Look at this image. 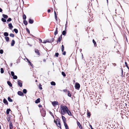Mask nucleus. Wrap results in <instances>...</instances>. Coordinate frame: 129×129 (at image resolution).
<instances>
[{
    "label": "nucleus",
    "instance_id": "nucleus-1",
    "mask_svg": "<svg viewBox=\"0 0 129 129\" xmlns=\"http://www.w3.org/2000/svg\"><path fill=\"white\" fill-rule=\"evenodd\" d=\"M60 109L61 114L64 115L66 112L67 110H68V108L66 106L61 105L60 107Z\"/></svg>",
    "mask_w": 129,
    "mask_h": 129
},
{
    "label": "nucleus",
    "instance_id": "nucleus-2",
    "mask_svg": "<svg viewBox=\"0 0 129 129\" xmlns=\"http://www.w3.org/2000/svg\"><path fill=\"white\" fill-rule=\"evenodd\" d=\"M54 122L56 123V124L58 127H59L60 129L61 128L60 122L58 120H56V121L54 120Z\"/></svg>",
    "mask_w": 129,
    "mask_h": 129
},
{
    "label": "nucleus",
    "instance_id": "nucleus-3",
    "mask_svg": "<svg viewBox=\"0 0 129 129\" xmlns=\"http://www.w3.org/2000/svg\"><path fill=\"white\" fill-rule=\"evenodd\" d=\"M80 87V84L76 82L75 83V88L76 89L79 90Z\"/></svg>",
    "mask_w": 129,
    "mask_h": 129
},
{
    "label": "nucleus",
    "instance_id": "nucleus-4",
    "mask_svg": "<svg viewBox=\"0 0 129 129\" xmlns=\"http://www.w3.org/2000/svg\"><path fill=\"white\" fill-rule=\"evenodd\" d=\"M52 104L53 106L55 107L58 105V103L57 101H54L52 102Z\"/></svg>",
    "mask_w": 129,
    "mask_h": 129
},
{
    "label": "nucleus",
    "instance_id": "nucleus-5",
    "mask_svg": "<svg viewBox=\"0 0 129 129\" xmlns=\"http://www.w3.org/2000/svg\"><path fill=\"white\" fill-rule=\"evenodd\" d=\"M17 82L19 86L20 87H21L22 86V83L21 81L19 80H18Z\"/></svg>",
    "mask_w": 129,
    "mask_h": 129
},
{
    "label": "nucleus",
    "instance_id": "nucleus-6",
    "mask_svg": "<svg viewBox=\"0 0 129 129\" xmlns=\"http://www.w3.org/2000/svg\"><path fill=\"white\" fill-rule=\"evenodd\" d=\"M9 127L10 129H12L13 128V124L12 123L10 122L9 123Z\"/></svg>",
    "mask_w": 129,
    "mask_h": 129
},
{
    "label": "nucleus",
    "instance_id": "nucleus-7",
    "mask_svg": "<svg viewBox=\"0 0 129 129\" xmlns=\"http://www.w3.org/2000/svg\"><path fill=\"white\" fill-rule=\"evenodd\" d=\"M66 112L70 116L72 115V114H71V112L68 110H68H67V111H66Z\"/></svg>",
    "mask_w": 129,
    "mask_h": 129
},
{
    "label": "nucleus",
    "instance_id": "nucleus-8",
    "mask_svg": "<svg viewBox=\"0 0 129 129\" xmlns=\"http://www.w3.org/2000/svg\"><path fill=\"white\" fill-rule=\"evenodd\" d=\"M62 119L63 120L64 124L66 123V119L65 117L63 116H62Z\"/></svg>",
    "mask_w": 129,
    "mask_h": 129
},
{
    "label": "nucleus",
    "instance_id": "nucleus-9",
    "mask_svg": "<svg viewBox=\"0 0 129 129\" xmlns=\"http://www.w3.org/2000/svg\"><path fill=\"white\" fill-rule=\"evenodd\" d=\"M77 123L79 128L81 129L82 128V126L81 125L80 123L78 121L77 122Z\"/></svg>",
    "mask_w": 129,
    "mask_h": 129
},
{
    "label": "nucleus",
    "instance_id": "nucleus-10",
    "mask_svg": "<svg viewBox=\"0 0 129 129\" xmlns=\"http://www.w3.org/2000/svg\"><path fill=\"white\" fill-rule=\"evenodd\" d=\"M18 94L19 95L21 96L23 94V93L21 91H20L18 92Z\"/></svg>",
    "mask_w": 129,
    "mask_h": 129
},
{
    "label": "nucleus",
    "instance_id": "nucleus-11",
    "mask_svg": "<svg viewBox=\"0 0 129 129\" xmlns=\"http://www.w3.org/2000/svg\"><path fill=\"white\" fill-rule=\"evenodd\" d=\"M3 102L4 104L6 105L8 104V102L5 99H4L3 100Z\"/></svg>",
    "mask_w": 129,
    "mask_h": 129
},
{
    "label": "nucleus",
    "instance_id": "nucleus-12",
    "mask_svg": "<svg viewBox=\"0 0 129 129\" xmlns=\"http://www.w3.org/2000/svg\"><path fill=\"white\" fill-rule=\"evenodd\" d=\"M40 99L39 98H38L37 99L35 102L36 103H38L40 102Z\"/></svg>",
    "mask_w": 129,
    "mask_h": 129
},
{
    "label": "nucleus",
    "instance_id": "nucleus-13",
    "mask_svg": "<svg viewBox=\"0 0 129 129\" xmlns=\"http://www.w3.org/2000/svg\"><path fill=\"white\" fill-rule=\"evenodd\" d=\"M62 35H61V36H60L59 37V38L58 39V40L57 41V42H58V41H59V42H60V41L62 39Z\"/></svg>",
    "mask_w": 129,
    "mask_h": 129
},
{
    "label": "nucleus",
    "instance_id": "nucleus-14",
    "mask_svg": "<svg viewBox=\"0 0 129 129\" xmlns=\"http://www.w3.org/2000/svg\"><path fill=\"white\" fill-rule=\"evenodd\" d=\"M34 22V21L31 19H30L29 20V22L30 24L33 23Z\"/></svg>",
    "mask_w": 129,
    "mask_h": 129
},
{
    "label": "nucleus",
    "instance_id": "nucleus-15",
    "mask_svg": "<svg viewBox=\"0 0 129 129\" xmlns=\"http://www.w3.org/2000/svg\"><path fill=\"white\" fill-rule=\"evenodd\" d=\"M64 126L66 129H69V127L66 123L64 124Z\"/></svg>",
    "mask_w": 129,
    "mask_h": 129
},
{
    "label": "nucleus",
    "instance_id": "nucleus-16",
    "mask_svg": "<svg viewBox=\"0 0 129 129\" xmlns=\"http://www.w3.org/2000/svg\"><path fill=\"white\" fill-rule=\"evenodd\" d=\"M46 114V112H45L43 111V113H42V115L43 117H44Z\"/></svg>",
    "mask_w": 129,
    "mask_h": 129
},
{
    "label": "nucleus",
    "instance_id": "nucleus-17",
    "mask_svg": "<svg viewBox=\"0 0 129 129\" xmlns=\"http://www.w3.org/2000/svg\"><path fill=\"white\" fill-rule=\"evenodd\" d=\"M8 26L11 29L13 27V26H12L11 23L9 24H8Z\"/></svg>",
    "mask_w": 129,
    "mask_h": 129
},
{
    "label": "nucleus",
    "instance_id": "nucleus-18",
    "mask_svg": "<svg viewBox=\"0 0 129 129\" xmlns=\"http://www.w3.org/2000/svg\"><path fill=\"white\" fill-rule=\"evenodd\" d=\"M15 43V41L14 40H12V42L11 43V45L12 46H14V44Z\"/></svg>",
    "mask_w": 129,
    "mask_h": 129
},
{
    "label": "nucleus",
    "instance_id": "nucleus-19",
    "mask_svg": "<svg viewBox=\"0 0 129 129\" xmlns=\"http://www.w3.org/2000/svg\"><path fill=\"white\" fill-rule=\"evenodd\" d=\"M3 16L5 18H7L8 17V16L6 15L3 14Z\"/></svg>",
    "mask_w": 129,
    "mask_h": 129
},
{
    "label": "nucleus",
    "instance_id": "nucleus-20",
    "mask_svg": "<svg viewBox=\"0 0 129 129\" xmlns=\"http://www.w3.org/2000/svg\"><path fill=\"white\" fill-rule=\"evenodd\" d=\"M9 35L8 34L7 32H5L4 33V35L6 37L8 36Z\"/></svg>",
    "mask_w": 129,
    "mask_h": 129
},
{
    "label": "nucleus",
    "instance_id": "nucleus-21",
    "mask_svg": "<svg viewBox=\"0 0 129 129\" xmlns=\"http://www.w3.org/2000/svg\"><path fill=\"white\" fill-rule=\"evenodd\" d=\"M8 100L10 102H12L13 101L9 97L8 98Z\"/></svg>",
    "mask_w": 129,
    "mask_h": 129
},
{
    "label": "nucleus",
    "instance_id": "nucleus-22",
    "mask_svg": "<svg viewBox=\"0 0 129 129\" xmlns=\"http://www.w3.org/2000/svg\"><path fill=\"white\" fill-rule=\"evenodd\" d=\"M57 34V28L56 27V30L54 34L55 35Z\"/></svg>",
    "mask_w": 129,
    "mask_h": 129
},
{
    "label": "nucleus",
    "instance_id": "nucleus-23",
    "mask_svg": "<svg viewBox=\"0 0 129 129\" xmlns=\"http://www.w3.org/2000/svg\"><path fill=\"white\" fill-rule=\"evenodd\" d=\"M7 84H8L10 86H12V85L11 84V83L9 81H8L7 82Z\"/></svg>",
    "mask_w": 129,
    "mask_h": 129
},
{
    "label": "nucleus",
    "instance_id": "nucleus-24",
    "mask_svg": "<svg viewBox=\"0 0 129 129\" xmlns=\"http://www.w3.org/2000/svg\"><path fill=\"white\" fill-rule=\"evenodd\" d=\"M61 51L62 52H63L64 49V47L63 45H62L61 46Z\"/></svg>",
    "mask_w": 129,
    "mask_h": 129
},
{
    "label": "nucleus",
    "instance_id": "nucleus-25",
    "mask_svg": "<svg viewBox=\"0 0 129 129\" xmlns=\"http://www.w3.org/2000/svg\"><path fill=\"white\" fill-rule=\"evenodd\" d=\"M10 109H8L7 110L6 113L7 114H8L9 113V111H10Z\"/></svg>",
    "mask_w": 129,
    "mask_h": 129
},
{
    "label": "nucleus",
    "instance_id": "nucleus-26",
    "mask_svg": "<svg viewBox=\"0 0 129 129\" xmlns=\"http://www.w3.org/2000/svg\"><path fill=\"white\" fill-rule=\"evenodd\" d=\"M51 84L52 85H55V83L54 82H53V81L51 83Z\"/></svg>",
    "mask_w": 129,
    "mask_h": 129
},
{
    "label": "nucleus",
    "instance_id": "nucleus-27",
    "mask_svg": "<svg viewBox=\"0 0 129 129\" xmlns=\"http://www.w3.org/2000/svg\"><path fill=\"white\" fill-rule=\"evenodd\" d=\"M5 38L6 40V41L7 42H8L9 41V38L8 37H5Z\"/></svg>",
    "mask_w": 129,
    "mask_h": 129
},
{
    "label": "nucleus",
    "instance_id": "nucleus-28",
    "mask_svg": "<svg viewBox=\"0 0 129 129\" xmlns=\"http://www.w3.org/2000/svg\"><path fill=\"white\" fill-rule=\"evenodd\" d=\"M47 42H49L48 40H44L43 42V43H46Z\"/></svg>",
    "mask_w": 129,
    "mask_h": 129
},
{
    "label": "nucleus",
    "instance_id": "nucleus-29",
    "mask_svg": "<svg viewBox=\"0 0 129 129\" xmlns=\"http://www.w3.org/2000/svg\"><path fill=\"white\" fill-rule=\"evenodd\" d=\"M1 73H3L4 72V70L3 68H1Z\"/></svg>",
    "mask_w": 129,
    "mask_h": 129
},
{
    "label": "nucleus",
    "instance_id": "nucleus-30",
    "mask_svg": "<svg viewBox=\"0 0 129 129\" xmlns=\"http://www.w3.org/2000/svg\"><path fill=\"white\" fill-rule=\"evenodd\" d=\"M92 42H93V43L94 44V46H96V42L94 39H93V40Z\"/></svg>",
    "mask_w": 129,
    "mask_h": 129
},
{
    "label": "nucleus",
    "instance_id": "nucleus-31",
    "mask_svg": "<svg viewBox=\"0 0 129 129\" xmlns=\"http://www.w3.org/2000/svg\"><path fill=\"white\" fill-rule=\"evenodd\" d=\"M25 25H27V22L26 20H25L23 21Z\"/></svg>",
    "mask_w": 129,
    "mask_h": 129
},
{
    "label": "nucleus",
    "instance_id": "nucleus-32",
    "mask_svg": "<svg viewBox=\"0 0 129 129\" xmlns=\"http://www.w3.org/2000/svg\"><path fill=\"white\" fill-rule=\"evenodd\" d=\"M14 31L16 33H17L18 32V30L16 29H14Z\"/></svg>",
    "mask_w": 129,
    "mask_h": 129
},
{
    "label": "nucleus",
    "instance_id": "nucleus-33",
    "mask_svg": "<svg viewBox=\"0 0 129 129\" xmlns=\"http://www.w3.org/2000/svg\"><path fill=\"white\" fill-rule=\"evenodd\" d=\"M23 92L24 93H26L27 92V90L26 89H24L23 90Z\"/></svg>",
    "mask_w": 129,
    "mask_h": 129
},
{
    "label": "nucleus",
    "instance_id": "nucleus-34",
    "mask_svg": "<svg viewBox=\"0 0 129 129\" xmlns=\"http://www.w3.org/2000/svg\"><path fill=\"white\" fill-rule=\"evenodd\" d=\"M1 20L4 22H6V20L3 18H2Z\"/></svg>",
    "mask_w": 129,
    "mask_h": 129
},
{
    "label": "nucleus",
    "instance_id": "nucleus-35",
    "mask_svg": "<svg viewBox=\"0 0 129 129\" xmlns=\"http://www.w3.org/2000/svg\"><path fill=\"white\" fill-rule=\"evenodd\" d=\"M68 96L69 97H71V94L69 93V91H68Z\"/></svg>",
    "mask_w": 129,
    "mask_h": 129
},
{
    "label": "nucleus",
    "instance_id": "nucleus-36",
    "mask_svg": "<svg viewBox=\"0 0 129 129\" xmlns=\"http://www.w3.org/2000/svg\"><path fill=\"white\" fill-rule=\"evenodd\" d=\"M17 77L16 76L14 75L13 76V78L14 79H17Z\"/></svg>",
    "mask_w": 129,
    "mask_h": 129
},
{
    "label": "nucleus",
    "instance_id": "nucleus-37",
    "mask_svg": "<svg viewBox=\"0 0 129 129\" xmlns=\"http://www.w3.org/2000/svg\"><path fill=\"white\" fill-rule=\"evenodd\" d=\"M10 36L11 37H14V35L12 34H10Z\"/></svg>",
    "mask_w": 129,
    "mask_h": 129
},
{
    "label": "nucleus",
    "instance_id": "nucleus-38",
    "mask_svg": "<svg viewBox=\"0 0 129 129\" xmlns=\"http://www.w3.org/2000/svg\"><path fill=\"white\" fill-rule=\"evenodd\" d=\"M28 63H29L30 65L31 66L33 67V65L31 63V62L29 61H28Z\"/></svg>",
    "mask_w": 129,
    "mask_h": 129
},
{
    "label": "nucleus",
    "instance_id": "nucleus-39",
    "mask_svg": "<svg viewBox=\"0 0 129 129\" xmlns=\"http://www.w3.org/2000/svg\"><path fill=\"white\" fill-rule=\"evenodd\" d=\"M35 52L36 53H37V54H38V55H39V53L38 50H36L35 51Z\"/></svg>",
    "mask_w": 129,
    "mask_h": 129
},
{
    "label": "nucleus",
    "instance_id": "nucleus-40",
    "mask_svg": "<svg viewBox=\"0 0 129 129\" xmlns=\"http://www.w3.org/2000/svg\"><path fill=\"white\" fill-rule=\"evenodd\" d=\"M23 19L24 20H25L26 18V15L24 14L23 15Z\"/></svg>",
    "mask_w": 129,
    "mask_h": 129
},
{
    "label": "nucleus",
    "instance_id": "nucleus-41",
    "mask_svg": "<svg viewBox=\"0 0 129 129\" xmlns=\"http://www.w3.org/2000/svg\"><path fill=\"white\" fill-rule=\"evenodd\" d=\"M11 74L12 76H13L14 75V72H11Z\"/></svg>",
    "mask_w": 129,
    "mask_h": 129
},
{
    "label": "nucleus",
    "instance_id": "nucleus-42",
    "mask_svg": "<svg viewBox=\"0 0 129 129\" xmlns=\"http://www.w3.org/2000/svg\"><path fill=\"white\" fill-rule=\"evenodd\" d=\"M62 74L64 76H66V74L65 73L63 72H62Z\"/></svg>",
    "mask_w": 129,
    "mask_h": 129
},
{
    "label": "nucleus",
    "instance_id": "nucleus-43",
    "mask_svg": "<svg viewBox=\"0 0 129 129\" xmlns=\"http://www.w3.org/2000/svg\"><path fill=\"white\" fill-rule=\"evenodd\" d=\"M66 34V32L64 30L63 31L62 33V34L63 35H65Z\"/></svg>",
    "mask_w": 129,
    "mask_h": 129
},
{
    "label": "nucleus",
    "instance_id": "nucleus-44",
    "mask_svg": "<svg viewBox=\"0 0 129 129\" xmlns=\"http://www.w3.org/2000/svg\"><path fill=\"white\" fill-rule=\"evenodd\" d=\"M11 20H12L11 19V18H9L7 20V21L9 22V21H11Z\"/></svg>",
    "mask_w": 129,
    "mask_h": 129
},
{
    "label": "nucleus",
    "instance_id": "nucleus-45",
    "mask_svg": "<svg viewBox=\"0 0 129 129\" xmlns=\"http://www.w3.org/2000/svg\"><path fill=\"white\" fill-rule=\"evenodd\" d=\"M3 50H0V53L2 54L3 53Z\"/></svg>",
    "mask_w": 129,
    "mask_h": 129
},
{
    "label": "nucleus",
    "instance_id": "nucleus-46",
    "mask_svg": "<svg viewBox=\"0 0 129 129\" xmlns=\"http://www.w3.org/2000/svg\"><path fill=\"white\" fill-rule=\"evenodd\" d=\"M87 115L89 117H90V112H87Z\"/></svg>",
    "mask_w": 129,
    "mask_h": 129
},
{
    "label": "nucleus",
    "instance_id": "nucleus-47",
    "mask_svg": "<svg viewBox=\"0 0 129 129\" xmlns=\"http://www.w3.org/2000/svg\"><path fill=\"white\" fill-rule=\"evenodd\" d=\"M58 55L59 54L58 53H56L55 54V56L57 57H58Z\"/></svg>",
    "mask_w": 129,
    "mask_h": 129
},
{
    "label": "nucleus",
    "instance_id": "nucleus-48",
    "mask_svg": "<svg viewBox=\"0 0 129 129\" xmlns=\"http://www.w3.org/2000/svg\"><path fill=\"white\" fill-rule=\"evenodd\" d=\"M63 52L62 53V54L64 55H65L66 54V52L65 51H63Z\"/></svg>",
    "mask_w": 129,
    "mask_h": 129
},
{
    "label": "nucleus",
    "instance_id": "nucleus-49",
    "mask_svg": "<svg viewBox=\"0 0 129 129\" xmlns=\"http://www.w3.org/2000/svg\"><path fill=\"white\" fill-rule=\"evenodd\" d=\"M41 85H40L39 86V88H40V89L41 90L42 89V88L41 87Z\"/></svg>",
    "mask_w": 129,
    "mask_h": 129
},
{
    "label": "nucleus",
    "instance_id": "nucleus-50",
    "mask_svg": "<svg viewBox=\"0 0 129 129\" xmlns=\"http://www.w3.org/2000/svg\"><path fill=\"white\" fill-rule=\"evenodd\" d=\"M54 15H55V17H56V16H57V15H56V13L55 11H54Z\"/></svg>",
    "mask_w": 129,
    "mask_h": 129
},
{
    "label": "nucleus",
    "instance_id": "nucleus-51",
    "mask_svg": "<svg viewBox=\"0 0 129 129\" xmlns=\"http://www.w3.org/2000/svg\"><path fill=\"white\" fill-rule=\"evenodd\" d=\"M125 65H126V66L127 67H128V66H127V63L126 62H125Z\"/></svg>",
    "mask_w": 129,
    "mask_h": 129
},
{
    "label": "nucleus",
    "instance_id": "nucleus-52",
    "mask_svg": "<svg viewBox=\"0 0 129 129\" xmlns=\"http://www.w3.org/2000/svg\"><path fill=\"white\" fill-rule=\"evenodd\" d=\"M55 17V19L56 20V21H57V16H56V17Z\"/></svg>",
    "mask_w": 129,
    "mask_h": 129
},
{
    "label": "nucleus",
    "instance_id": "nucleus-53",
    "mask_svg": "<svg viewBox=\"0 0 129 129\" xmlns=\"http://www.w3.org/2000/svg\"><path fill=\"white\" fill-rule=\"evenodd\" d=\"M39 42H40V43H41L42 42V40H41V39H40L39 40Z\"/></svg>",
    "mask_w": 129,
    "mask_h": 129
},
{
    "label": "nucleus",
    "instance_id": "nucleus-54",
    "mask_svg": "<svg viewBox=\"0 0 129 129\" xmlns=\"http://www.w3.org/2000/svg\"><path fill=\"white\" fill-rule=\"evenodd\" d=\"M51 11V10L50 9H48V13L50 12Z\"/></svg>",
    "mask_w": 129,
    "mask_h": 129
},
{
    "label": "nucleus",
    "instance_id": "nucleus-55",
    "mask_svg": "<svg viewBox=\"0 0 129 129\" xmlns=\"http://www.w3.org/2000/svg\"><path fill=\"white\" fill-rule=\"evenodd\" d=\"M67 22H66V25H66L65 28H67Z\"/></svg>",
    "mask_w": 129,
    "mask_h": 129
},
{
    "label": "nucleus",
    "instance_id": "nucleus-56",
    "mask_svg": "<svg viewBox=\"0 0 129 129\" xmlns=\"http://www.w3.org/2000/svg\"><path fill=\"white\" fill-rule=\"evenodd\" d=\"M2 9L1 8H0V12H2Z\"/></svg>",
    "mask_w": 129,
    "mask_h": 129
},
{
    "label": "nucleus",
    "instance_id": "nucleus-57",
    "mask_svg": "<svg viewBox=\"0 0 129 129\" xmlns=\"http://www.w3.org/2000/svg\"><path fill=\"white\" fill-rule=\"evenodd\" d=\"M90 126L91 128V129H92V128H93L92 126L91 125H90Z\"/></svg>",
    "mask_w": 129,
    "mask_h": 129
},
{
    "label": "nucleus",
    "instance_id": "nucleus-58",
    "mask_svg": "<svg viewBox=\"0 0 129 129\" xmlns=\"http://www.w3.org/2000/svg\"><path fill=\"white\" fill-rule=\"evenodd\" d=\"M39 107H42V105H39Z\"/></svg>",
    "mask_w": 129,
    "mask_h": 129
},
{
    "label": "nucleus",
    "instance_id": "nucleus-59",
    "mask_svg": "<svg viewBox=\"0 0 129 129\" xmlns=\"http://www.w3.org/2000/svg\"><path fill=\"white\" fill-rule=\"evenodd\" d=\"M7 120L8 121H9L10 120V119L8 118V119L7 118Z\"/></svg>",
    "mask_w": 129,
    "mask_h": 129
},
{
    "label": "nucleus",
    "instance_id": "nucleus-60",
    "mask_svg": "<svg viewBox=\"0 0 129 129\" xmlns=\"http://www.w3.org/2000/svg\"><path fill=\"white\" fill-rule=\"evenodd\" d=\"M27 31L28 32V33H29V30H28V29H27Z\"/></svg>",
    "mask_w": 129,
    "mask_h": 129
},
{
    "label": "nucleus",
    "instance_id": "nucleus-61",
    "mask_svg": "<svg viewBox=\"0 0 129 129\" xmlns=\"http://www.w3.org/2000/svg\"><path fill=\"white\" fill-rule=\"evenodd\" d=\"M26 59L27 60V61H29V60L27 58H26Z\"/></svg>",
    "mask_w": 129,
    "mask_h": 129
},
{
    "label": "nucleus",
    "instance_id": "nucleus-62",
    "mask_svg": "<svg viewBox=\"0 0 129 129\" xmlns=\"http://www.w3.org/2000/svg\"><path fill=\"white\" fill-rule=\"evenodd\" d=\"M63 91L64 92H66V91H66V90H63Z\"/></svg>",
    "mask_w": 129,
    "mask_h": 129
},
{
    "label": "nucleus",
    "instance_id": "nucleus-63",
    "mask_svg": "<svg viewBox=\"0 0 129 129\" xmlns=\"http://www.w3.org/2000/svg\"><path fill=\"white\" fill-rule=\"evenodd\" d=\"M82 58H83V54H82Z\"/></svg>",
    "mask_w": 129,
    "mask_h": 129
},
{
    "label": "nucleus",
    "instance_id": "nucleus-64",
    "mask_svg": "<svg viewBox=\"0 0 129 129\" xmlns=\"http://www.w3.org/2000/svg\"><path fill=\"white\" fill-rule=\"evenodd\" d=\"M107 2L108 3V0H107Z\"/></svg>",
    "mask_w": 129,
    "mask_h": 129
}]
</instances>
